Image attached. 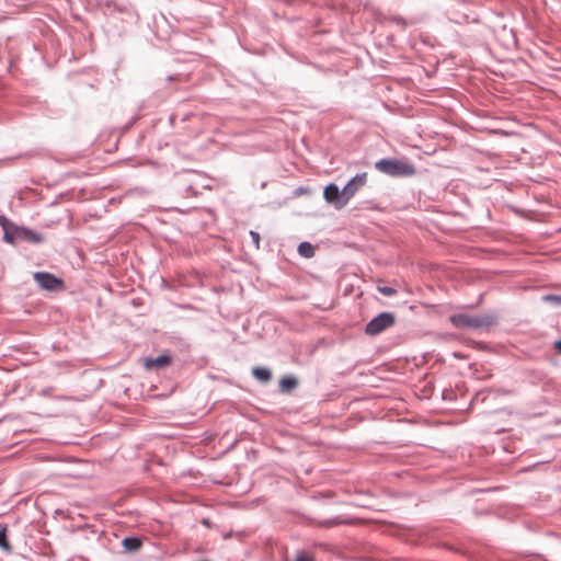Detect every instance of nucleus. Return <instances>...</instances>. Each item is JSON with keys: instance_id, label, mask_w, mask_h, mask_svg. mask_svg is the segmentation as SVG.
Wrapping results in <instances>:
<instances>
[{"instance_id": "3", "label": "nucleus", "mask_w": 561, "mask_h": 561, "mask_svg": "<svg viewBox=\"0 0 561 561\" xmlns=\"http://www.w3.org/2000/svg\"><path fill=\"white\" fill-rule=\"evenodd\" d=\"M394 316L390 312H382L370 320L365 329L368 335H377L394 324Z\"/></svg>"}, {"instance_id": "19", "label": "nucleus", "mask_w": 561, "mask_h": 561, "mask_svg": "<svg viewBox=\"0 0 561 561\" xmlns=\"http://www.w3.org/2000/svg\"><path fill=\"white\" fill-rule=\"evenodd\" d=\"M5 221H7V218L4 216H0V224L4 225Z\"/></svg>"}, {"instance_id": "14", "label": "nucleus", "mask_w": 561, "mask_h": 561, "mask_svg": "<svg viewBox=\"0 0 561 561\" xmlns=\"http://www.w3.org/2000/svg\"><path fill=\"white\" fill-rule=\"evenodd\" d=\"M124 545L125 547H127L128 549H138L140 547V542L135 539V538H126L124 540Z\"/></svg>"}, {"instance_id": "12", "label": "nucleus", "mask_w": 561, "mask_h": 561, "mask_svg": "<svg viewBox=\"0 0 561 561\" xmlns=\"http://www.w3.org/2000/svg\"><path fill=\"white\" fill-rule=\"evenodd\" d=\"M0 547L5 549V550L10 549V545H9V542L7 540V530H5V528L0 529Z\"/></svg>"}, {"instance_id": "15", "label": "nucleus", "mask_w": 561, "mask_h": 561, "mask_svg": "<svg viewBox=\"0 0 561 561\" xmlns=\"http://www.w3.org/2000/svg\"><path fill=\"white\" fill-rule=\"evenodd\" d=\"M295 561H314V559L309 553L300 552L296 556Z\"/></svg>"}, {"instance_id": "5", "label": "nucleus", "mask_w": 561, "mask_h": 561, "mask_svg": "<svg viewBox=\"0 0 561 561\" xmlns=\"http://www.w3.org/2000/svg\"><path fill=\"white\" fill-rule=\"evenodd\" d=\"M367 183V173L363 172L356 174L353 179L348 181V183L344 186L343 196L344 199L348 203V201Z\"/></svg>"}, {"instance_id": "13", "label": "nucleus", "mask_w": 561, "mask_h": 561, "mask_svg": "<svg viewBox=\"0 0 561 561\" xmlns=\"http://www.w3.org/2000/svg\"><path fill=\"white\" fill-rule=\"evenodd\" d=\"M377 290L385 296H393L397 294L394 288L388 286H377Z\"/></svg>"}, {"instance_id": "18", "label": "nucleus", "mask_w": 561, "mask_h": 561, "mask_svg": "<svg viewBox=\"0 0 561 561\" xmlns=\"http://www.w3.org/2000/svg\"><path fill=\"white\" fill-rule=\"evenodd\" d=\"M554 348H556L559 353H561V341H557V342L554 343Z\"/></svg>"}, {"instance_id": "1", "label": "nucleus", "mask_w": 561, "mask_h": 561, "mask_svg": "<svg viewBox=\"0 0 561 561\" xmlns=\"http://www.w3.org/2000/svg\"><path fill=\"white\" fill-rule=\"evenodd\" d=\"M376 169L390 176H412L415 174V168L407 160L381 159L376 162Z\"/></svg>"}, {"instance_id": "4", "label": "nucleus", "mask_w": 561, "mask_h": 561, "mask_svg": "<svg viewBox=\"0 0 561 561\" xmlns=\"http://www.w3.org/2000/svg\"><path fill=\"white\" fill-rule=\"evenodd\" d=\"M34 279L43 289L50 291H59L64 289V282L50 273L36 272L34 274Z\"/></svg>"}, {"instance_id": "6", "label": "nucleus", "mask_w": 561, "mask_h": 561, "mask_svg": "<svg viewBox=\"0 0 561 561\" xmlns=\"http://www.w3.org/2000/svg\"><path fill=\"white\" fill-rule=\"evenodd\" d=\"M323 196L325 201L333 204L335 208H342L347 204L346 199H344L343 191H340L339 186L334 183L325 186Z\"/></svg>"}, {"instance_id": "10", "label": "nucleus", "mask_w": 561, "mask_h": 561, "mask_svg": "<svg viewBox=\"0 0 561 561\" xmlns=\"http://www.w3.org/2000/svg\"><path fill=\"white\" fill-rule=\"evenodd\" d=\"M253 375L262 381H268L272 377V374L268 369L260 367L253 369Z\"/></svg>"}, {"instance_id": "7", "label": "nucleus", "mask_w": 561, "mask_h": 561, "mask_svg": "<svg viewBox=\"0 0 561 561\" xmlns=\"http://www.w3.org/2000/svg\"><path fill=\"white\" fill-rule=\"evenodd\" d=\"M171 363V357L168 355H160L156 358L145 359V366L147 369H158L168 366Z\"/></svg>"}, {"instance_id": "17", "label": "nucleus", "mask_w": 561, "mask_h": 561, "mask_svg": "<svg viewBox=\"0 0 561 561\" xmlns=\"http://www.w3.org/2000/svg\"><path fill=\"white\" fill-rule=\"evenodd\" d=\"M543 299L547 300V301H552V302H556V304H561V296L548 295V296H545Z\"/></svg>"}, {"instance_id": "2", "label": "nucleus", "mask_w": 561, "mask_h": 561, "mask_svg": "<svg viewBox=\"0 0 561 561\" xmlns=\"http://www.w3.org/2000/svg\"><path fill=\"white\" fill-rule=\"evenodd\" d=\"M449 320L457 329H481L493 324V319L489 316H470L467 313H456L450 316Z\"/></svg>"}, {"instance_id": "8", "label": "nucleus", "mask_w": 561, "mask_h": 561, "mask_svg": "<svg viewBox=\"0 0 561 561\" xmlns=\"http://www.w3.org/2000/svg\"><path fill=\"white\" fill-rule=\"evenodd\" d=\"M18 233L19 237L32 243H41L43 241V237L39 233L30 229H21Z\"/></svg>"}, {"instance_id": "16", "label": "nucleus", "mask_w": 561, "mask_h": 561, "mask_svg": "<svg viewBox=\"0 0 561 561\" xmlns=\"http://www.w3.org/2000/svg\"><path fill=\"white\" fill-rule=\"evenodd\" d=\"M250 237L255 245V249L260 248V234L256 231H250Z\"/></svg>"}, {"instance_id": "9", "label": "nucleus", "mask_w": 561, "mask_h": 561, "mask_svg": "<svg viewBox=\"0 0 561 561\" xmlns=\"http://www.w3.org/2000/svg\"><path fill=\"white\" fill-rule=\"evenodd\" d=\"M298 252L304 257H312L314 255V248L309 242H302L298 247Z\"/></svg>"}, {"instance_id": "11", "label": "nucleus", "mask_w": 561, "mask_h": 561, "mask_svg": "<svg viewBox=\"0 0 561 561\" xmlns=\"http://www.w3.org/2000/svg\"><path fill=\"white\" fill-rule=\"evenodd\" d=\"M296 385H297L296 379L295 378H290V377L284 378L280 381V387L284 390H290V389L295 388Z\"/></svg>"}]
</instances>
